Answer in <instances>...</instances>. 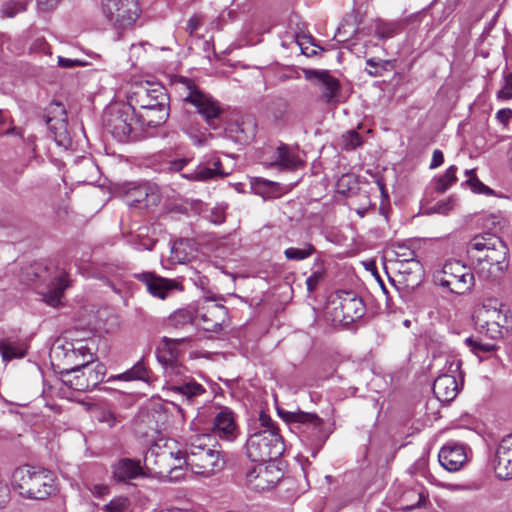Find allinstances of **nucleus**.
<instances>
[{
    "mask_svg": "<svg viewBox=\"0 0 512 512\" xmlns=\"http://www.w3.org/2000/svg\"><path fill=\"white\" fill-rule=\"evenodd\" d=\"M210 441L211 437L208 434L191 435L187 439L184 451L170 452L169 455L178 462L183 460L194 474L210 477L220 472L225 465L220 452L209 446Z\"/></svg>",
    "mask_w": 512,
    "mask_h": 512,
    "instance_id": "f257e3e1",
    "label": "nucleus"
},
{
    "mask_svg": "<svg viewBox=\"0 0 512 512\" xmlns=\"http://www.w3.org/2000/svg\"><path fill=\"white\" fill-rule=\"evenodd\" d=\"M127 100V105L131 106L134 112L139 108V112L145 115L147 127H156L168 117V96L160 84L149 81L133 83L128 91Z\"/></svg>",
    "mask_w": 512,
    "mask_h": 512,
    "instance_id": "f03ea898",
    "label": "nucleus"
},
{
    "mask_svg": "<svg viewBox=\"0 0 512 512\" xmlns=\"http://www.w3.org/2000/svg\"><path fill=\"white\" fill-rule=\"evenodd\" d=\"M54 474L43 467L23 465L14 469L11 486L24 498L44 500L54 491Z\"/></svg>",
    "mask_w": 512,
    "mask_h": 512,
    "instance_id": "7ed1b4c3",
    "label": "nucleus"
},
{
    "mask_svg": "<svg viewBox=\"0 0 512 512\" xmlns=\"http://www.w3.org/2000/svg\"><path fill=\"white\" fill-rule=\"evenodd\" d=\"M107 130L119 142H128L138 138L139 131L146 126V118L142 112H134L127 104L110 106L103 116Z\"/></svg>",
    "mask_w": 512,
    "mask_h": 512,
    "instance_id": "20e7f679",
    "label": "nucleus"
},
{
    "mask_svg": "<svg viewBox=\"0 0 512 512\" xmlns=\"http://www.w3.org/2000/svg\"><path fill=\"white\" fill-rule=\"evenodd\" d=\"M174 86L181 93L183 101L193 105L211 129L218 128L223 109L217 100L203 92L192 79L186 77L177 78Z\"/></svg>",
    "mask_w": 512,
    "mask_h": 512,
    "instance_id": "39448f33",
    "label": "nucleus"
},
{
    "mask_svg": "<svg viewBox=\"0 0 512 512\" xmlns=\"http://www.w3.org/2000/svg\"><path fill=\"white\" fill-rule=\"evenodd\" d=\"M472 320L476 331L480 334L493 340L504 336L507 313L502 310V305L496 300L489 299L475 307Z\"/></svg>",
    "mask_w": 512,
    "mask_h": 512,
    "instance_id": "423d86ee",
    "label": "nucleus"
},
{
    "mask_svg": "<svg viewBox=\"0 0 512 512\" xmlns=\"http://www.w3.org/2000/svg\"><path fill=\"white\" fill-rule=\"evenodd\" d=\"M248 457L253 462H267L280 457L285 448L278 429H262L250 435L246 442Z\"/></svg>",
    "mask_w": 512,
    "mask_h": 512,
    "instance_id": "0eeeda50",
    "label": "nucleus"
},
{
    "mask_svg": "<svg viewBox=\"0 0 512 512\" xmlns=\"http://www.w3.org/2000/svg\"><path fill=\"white\" fill-rule=\"evenodd\" d=\"M435 281L450 292L462 295L474 286V274L461 261L451 259L435 274Z\"/></svg>",
    "mask_w": 512,
    "mask_h": 512,
    "instance_id": "6e6552de",
    "label": "nucleus"
},
{
    "mask_svg": "<svg viewBox=\"0 0 512 512\" xmlns=\"http://www.w3.org/2000/svg\"><path fill=\"white\" fill-rule=\"evenodd\" d=\"M102 11L105 18L117 29L133 26L141 14L138 0H102Z\"/></svg>",
    "mask_w": 512,
    "mask_h": 512,
    "instance_id": "1a4fd4ad",
    "label": "nucleus"
},
{
    "mask_svg": "<svg viewBox=\"0 0 512 512\" xmlns=\"http://www.w3.org/2000/svg\"><path fill=\"white\" fill-rule=\"evenodd\" d=\"M105 373L103 364L92 367L88 361L81 362L66 371L63 382L76 391H88L102 382Z\"/></svg>",
    "mask_w": 512,
    "mask_h": 512,
    "instance_id": "9d476101",
    "label": "nucleus"
},
{
    "mask_svg": "<svg viewBox=\"0 0 512 512\" xmlns=\"http://www.w3.org/2000/svg\"><path fill=\"white\" fill-rule=\"evenodd\" d=\"M467 252L468 254L476 252V255H482L483 258L493 262L494 265L507 267L505 261L507 248L503 241L495 235L483 234L473 237L467 245Z\"/></svg>",
    "mask_w": 512,
    "mask_h": 512,
    "instance_id": "9b49d317",
    "label": "nucleus"
},
{
    "mask_svg": "<svg viewBox=\"0 0 512 512\" xmlns=\"http://www.w3.org/2000/svg\"><path fill=\"white\" fill-rule=\"evenodd\" d=\"M227 318V308L210 298H205L195 311L196 327L208 332L220 331Z\"/></svg>",
    "mask_w": 512,
    "mask_h": 512,
    "instance_id": "f8f14e48",
    "label": "nucleus"
},
{
    "mask_svg": "<svg viewBox=\"0 0 512 512\" xmlns=\"http://www.w3.org/2000/svg\"><path fill=\"white\" fill-rule=\"evenodd\" d=\"M461 364L455 357L447 358V373L438 376L433 383V393L439 401L450 402L459 393L457 374H460Z\"/></svg>",
    "mask_w": 512,
    "mask_h": 512,
    "instance_id": "ddd939ff",
    "label": "nucleus"
},
{
    "mask_svg": "<svg viewBox=\"0 0 512 512\" xmlns=\"http://www.w3.org/2000/svg\"><path fill=\"white\" fill-rule=\"evenodd\" d=\"M46 124L53 134L55 142L59 146L68 148L72 145V139L66 121V110L63 104L56 102L50 105Z\"/></svg>",
    "mask_w": 512,
    "mask_h": 512,
    "instance_id": "4468645a",
    "label": "nucleus"
},
{
    "mask_svg": "<svg viewBox=\"0 0 512 512\" xmlns=\"http://www.w3.org/2000/svg\"><path fill=\"white\" fill-rule=\"evenodd\" d=\"M339 304L335 307V318L348 325L362 318L366 307L363 300L353 292H341Z\"/></svg>",
    "mask_w": 512,
    "mask_h": 512,
    "instance_id": "2eb2a0df",
    "label": "nucleus"
},
{
    "mask_svg": "<svg viewBox=\"0 0 512 512\" xmlns=\"http://www.w3.org/2000/svg\"><path fill=\"white\" fill-rule=\"evenodd\" d=\"M495 474L501 479L512 478V433L499 443L493 459Z\"/></svg>",
    "mask_w": 512,
    "mask_h": 512,
    "instance_id": "dca6fc26",
    "label": "nucleus"
},
{
    "mask_svg": "<svg viewBox=\"0 0 512 512\" xmlns=\"http://www.w3.org/2000/svg\"><path fill=\"white\" fill-rule=\"evenodd\" d=\"M287 420L300 425L303 433H308L311 441L322 439L323 420L315 413L296 411L288 413Z\"/></svg>",
    "mask_w": 512,
    "mask_h": 512,
    "instance_id": "f3484780",
    "label": "nucleus"
},
{
    "mask_svg": "<svg viewBox=\"0 0 512 512\" xmlns=\"http://www.w3.org/2000/svg\"><path fill=\"white\" fill-rule=\"evenodd\" d=\"M213 432L222 440L234 441L239 435L235 415L227 407L222 408L214 417Z\"/></svg>",
    "mask_w": 512,
    "mask_h": 512,
    "instance_id": "a211bd4d",
    "label": "nucleus"
},
{
    "mask_svg": "<svg viewBox=\"0 0 512 512\" xmlns=\"http://www.w3.org/2000/svg\"><path fill=\"white\" fill-rule=\"evenodd\" d=\"M135 278L145 284L151 295L160 299H165L170 291L178 287L176 281L157 276L152 272L135 274Z\"/></svg>",
    "mask_w": 512,
    "mask_h": 512,
    "instance_id": "6ab92c4d",
    "label": "nucleus"
},
{
    "mask_svg": "<svg viewBox=\"0 0 512 512\" xmlns=\"http://www.w3.org/2000/svg\"><path fill=\"white\" fill-rule=\"evenodd\" d=\"M440 464L448 471H457L468 459L465 447L456 442L445 444L438 454Z\"/></svg>",
    "mask_w": 512,
    "mask_h": 512,
    "instance_id": "aec40b11",
    "label": "nucleus"
},
{
    "mask_svg": "<svg viewBox=\"0 0 512 512\" xmlns=\"http://www.w3.org/2000/svg\"><path fill=\"white\" fill-rule=\"evenodd\" d=\"M70 286L71 280L68 273L58 272L47 286V292L43 295L44 302L54 308L61 306L65 291Z\"/></svg>",
    "mask_w": 512,
    "mask_h": 512,
    "instance_id": "412c9836",
    "label": "nucleus"
},
{
    "mask_svg": "<svg viewBox=\"0 0 512 512\" xmlns=\"http://www.w3.org/2000/svg\"><path fill=\"white\" fill-rule=\"evenodd\" d=\"M128 197L131 199L132 203L144 208L156 206L161 201V195L158 187L150 183H144L132 188L128 192Z\"/></svg>",
    "mask_w": 512,
    "mask_h": 512,
    "instance_id": "4be33fe9",
    "label": "nucleus"
},
{
    "mask_svg": "<svg viewBox=\"0 0 512 512\" xmlns=\"http://www.w3.org/2000/svg\"><path fill=\"white\" fill-rule=\"evenodd\" d=\"M304 163L305 161L299 152L283 144L275 150L274 160L271 162V165L277 166L280 169L297 170L302 168Z\"/></svg>",
    "mask_w": 512,
    "mask_h": 512,
    "instance_id": "5701e85b",
    "label": "nucleus"
},
{
    "mask_svg": "<svg viewBox=\"0 0 512 512\" xmlns=\"http://www.w3.org/2000/svg\"><path fill=\"white\" fill-rule=\"evenodd\" d=\"M256 128V122L252 117H244L231 123L228 128V133L236 142L248 144L254 139Z\"/></svg>",
    "mask_w": 512,
    "mask_h": 512,
    "instance_id": "b1692460",
    "label": "nucleus"
},
{
    "mask_svg": "<svg viewBox=\"0 0 512 512\" xmlns=\"http://www.w3.org/2000/svg\"><path fill=\"white\" fill-rule=\"evenodd\" d=\"M228 173L222 170V163L220 159H214L210 165L200 164L191 173L181 174L183 178L191 181L206 182L217 177H225Z\"/></svg>",
    "mask_w": 512,
    "mask_h": 512,
    "instance_id": "393cba45",
    "label": "nucleus"
},
{
    "mask_svg": "<svg viewBox=\"0 0 512 512\" xmlns=\"http://www.w3.org/2000/svg\"><path fill=\"white\" fill-rule=\"evenodd\" d=\"M143 475L139 461L125 458L113 465V478L117 482H126Z\"/></svg>",
    "mask_w": 512,
    "mask_h": 512,
    "instance_id": "a878e982",
    "label": "nucleus"
},
{
    "mask_svg": "<svg viewBox=\"0 0 512 512\" xmlns=\"http://www.w3.org/2000/svg\"><path fill=\"white\" fill-rule=\"evenodd\" d=\"M259 475L258 483L255 484L256 490H265L273 487L280 478L281 471L276 467L275 464L266 462H259L258 471Z\"/></svg>",
    "mask_w": 512,
    "mask_h": 512,
    "instance_id": "bb28decb",
    "label": "nucleus"
},
{
    "mask_svg": "<svg viewBox=\"0 0 512 512\" xmlns=\"http://www.w3.org/2000/svg\"><path fill=\"white\" fill-rule=\"evenodd\" d=\"M169 390L178 394L182 400L188 404H193L197 397L206 392V389L194 380L184 381L181 384H174L169 388Z\"/></svg>",
    "mask_w": 512,
    "mask_h": 512,
    "instance_id": "cd10ccee",
    "label": "nucleus"
},
{
    "mask_svg": "<svg viewBox=\"0 0 512 512\" xmlns=\"http://www.w3.org/2000/svg\"><path fill=\"white\" fill-rule=\"evenodd\" d=\"M476 252H473L470 255L472 259L476 260L474 265V269L476 274L483 279H496L498 278L506 268L500 265H494L493 262L488 261L482 257V255H476Z\"/></svg>",
    "mask_w": 512,
    "mask_h": 512,
    "instance_id": "c85d7f7f",
    "label": "nucleus"
},
{
    "mask_svg": "<svg viewBox=\"0 0 512 512\" xmlns=\"http://www.w3.org/2000/svg\"><path fill=\"white\" fill-rule=\"evenodd\" d=\"M166 326L176 330L196 326L195 312L189 308L178 309L168 317Z\"/></svg>",
    "mask_w": 512,
    "mask_h": 512,
    "instance_id": "c756f323",
    "label": "nucleus"
},
{
    "mask_svg": "<svg viewBox=\"0 0 512 512\" xmlns=\"http://www.w3.org/2000/svg\"><path fill=\"white\" fill-rule=\"evenodd\" d=\"M321 84L322 96L327 102L336 101L340 92L339 81L327 72H316Z\"/></svg>",
    "mask_w": 512,
    "mask_h": 512,
    "instance_id": "7c9ffc66",
    "label": "nucleus"
},
{
    "mask_svg": "<svg viewBox=\"0 0 512 512\" xmlns=\"http://www.w3.org/2000/svg\"><path fill=\"white\" fill-rule=\"evenodd\" d=\"M62 349L66 351L65 357L69 361L77 360L78 358H81L82 362L88 361V363H90L93 361L91 348L82 341H77L76 343L66 342L62 345Z\"/></svg>",
    "mask_w": 512,
    "mask_h": 512,
    "instance_id": "2f4dec72",
    "label": "nucleus"
},
{
    "mask_svg": "<svg viewBox=\"0 0 512 512\" xmlns=\"http://www.w3.org/2000/svg\"><path fill=\"white\" fill-rule=\"evenodd\" d=\"M191 256L192 249L188 240L180 239L172 244L169 257L172 264H183L189 261Z\"/></svg>",
    "mask_w": 512,
    "mask_h": 512,
    "instance_id": "473e14b6",
    "label": "nucleus"
},
{
    "mask_svg": "<svg viewBox=\"0 0 512 512\" xmlns=\"http://www.w3.org/2000/svg\"><path fill=\"white\" fill-rule=\"evenodd\" d=\"M115 379L123 381H148L149 369L146 367L143 359H141L137 363H135L132 368L128 369L124 373L115 376Z\"/></svg>",
    "mask_w": 512,
    "mask_h": 512,
    "instance_id": "72a5a7b5",
    "label": "nucleus"
},
{
    "mask_svg": "<svg viewBox=\"0 0 512 512\" xmlns=\"http://www.w3.org/2000/svg\"><path fill=\"white\" fill-rule=\"evenodd\" d=\"M26 353V347L19 342L9 340L0 341V354L5 361L22 358Z\"/></svg>",
    "mask_w": 512,
    "mask_h": 512,
    "instance_id": "f704fd0d",
    "label": "nucleus"
},
{
    "mask_svg": "<svg viewBox=\"0 0 512 512\" xmlns=\"http://www.w3.org/2000/svg\"><path fill=\"white\" fill-rule=\"evenodd\" d=\"M465 344L480 360L484 359L486 355L493 353L497 349L495 344L483 343L482 341L474 339L473 337L466 338Z\"/></svg>",
    "mask_w": 512,
    "mask_h": 512,
    "instance_id": "c9c22d12",
    "label": "nucleus"
},
{
    "mask_svg": "<svg viewBox=\"0 0 512 512\" xmlns=\"http://www.w3.org/2000/svg\"><path fill=\"white\" fill-rule=\"evenodd\" d=\"M326 275V269L322 260H316L312 267L311 275L306 279L308 292L316 290L320 282H322Z\"/></svg>",
    "mask_w": 512,
    "mask_h": 512,
    "instance_id": "e433bc0d",
    "label": "nucleus"
},
{
    "mask_svg": "<svg viewBox=\"0 0 512 512\" xmlns=\"http://www.w3.org/2000/svg\"><path fill=\"white\" fill-rule=\"evenodd\" d=\"M316 252L315 247L311 243H304L303 247H289L285 249L284 255L286 259L291 261H301L309 258Z\"/></svg>",
    "mask_w": 512,
    "mask_h": 512,
    "instance_id": "4c0bfd02",
    "label": "nucleus"
},
{
    "mask_svg": "<svg viewBox=\"0 0 512 512\" xmlns=\"http://www.w3.org/2000/svg\"><path fill=\"white\" fill-rule=\"evenodd\" d=\"M457 167L451 165L444 175L434 180V188L437 192L443 193L449 189L457 180L456 177Z\"/></svg>",
    "mask_w": 512,
    "mask_h": 512,
    "instance_id": "58836bf2",
    "label": "nucleus"
},
{
    "mask_svg": "<svg viewBox=\"0 0 512 512\" xmlns=\"http://www.w3.org/2000/svg\"><path fill=\"white\" fill-rule=\"evenodd\" d=\"M27 4L24 0H8L2 6L4 16L12 18L19 13L26 11Z\"/></svg>",
    "mask_w": 512,
    "mask_h": 512,
    "instance_id": "ea45409f",
    "label": "nucleus"
},
{
    "mask_svg": "<svg viewBox=\"0 0 512 512\" xmlns=\"http://www.w3.org/2000/svg\"><path fill=\"white\" fill-rule=\"evenodd\" d=\"M104 512H130V501L126 497H118L112 499L108 504L103 506Z\"/></svg>",
    "mask_w": 512,
    "mask_h": 512,
    "instance_id": "a19ab883",
    "label": "nucleus"
},
{
    "mask_svg": "<svg viewBox=\"0 0 512 512\" xmlns=\"http://www.w3.org/2000/svg\"><path fill=\"white\" fill-rule=\"evenodd\" d=\"M165 376L173 382L184 373V368L177 361L171 360L164 363Z\"/></svg>",
    "mask_w": 512,
    "mask_h": 512,
    "instance_id": "79ce46f5",
    "label": "nucleus"
},
{
    "mask_svg": "<svg viewBox=\"0 0 512 512\" xmlns=\"http://www.w3.org/2000/svg\"><path fill=\"white\" fill-rule=\"evenodd\" d=\"M344 147L348 150L355 149L362 145V137L355 130H350L346 132L343 136Z\"/></svg>",
    "mask_w": 512,
    "mask_h": 512,
    "instance_id": "37998d69",
    "label": "nucleus"
},
{
    "mask_svg": "<svg viewBox=\"0 0 512 512\" xmlns=\"http://www.w3.org/2000/svg\"><path fill=\"white\" fill-rule=\"evenodd\" d=\"M96 418L99 422L107 424L110 428L119 422L117 416L112 411L106 409H100Z\"/></svg>",
    "mask_w": 512,
    "mask_h": 512,
    "instance_id": "c03bdc74",
    "label": "nucleus"
},
{
    "mask_svg": "<svg viewBox=\"0 0 512 512\" xmlns=\"http://www.w3.org/2000/svg\"><path fill=\"white\" fill-rule=\"evenodd\" d=\"M467 176L466 183L471 187L474 192H481L485 188L484 184L477 178L475 170H466Z\"/></svg>",
    "mask_w": 512,
    "mask_h": 512,
    "instance_id": "a18cd8bd",
    "label": "nucleus"
},
{
    "mask_svg": "<svg viewBox=\"0 0 512 512\" xmlns=\"http://www.w3.org/2000/svg\"><path fill=\"white\" fill-rule=\"evenodd\" d=\"M258 464L254 465L247 473H246V481L247 484L252 486L255 489V484L258 483L259 475Z\"/></svg>",
    "mask_w": 512,
    "mask_h": 512,
    "instance_id": "49530a36",
    "label": "nucleus"
},
{
    "mask_svg": "<svg viewBox=\"0 0 512 512\" xmlns=\"http://www.w3.org/2000/svg\"><path fill=\"white\" fill-rule=\"evenodd\" d=\"M512 118V110L508 108H504L499 110L496 113V119L502 123L503 125H506L510 119Z\"/></svg>",
    "mask_w": 512,
    "mask_h": 512,
    "instance_id": "de8ad7c7",
    "label": "nucleus"
},
{
    "mask_svg": "<svg viewBox=\"0 0 512 512\" xmlns=\"http://www.w3.org/2000/svg\"><path fill=\"white\" fill-rule=\"evenodd\" d=\"M58 65L63 68H71V67H75V66H82L83 63L80 60H76V59L73 60L70 58H65V57L59 56L58 57Z\"/></svg>",
    "mask_w": 512,
    "mask_h": 512,
    "instance_id": "09e8293b",
    "label": "nucleus"
},
{
    "mask_svg": "<svg viewBox=\"0 0 512 512\" xmlns=\"http://www.w3.org/2000/svg\"><path fill=\"white\" fill-rule=\"evenodd\" d=\"M201 25V19L199 16H192L187 22V31L192 35L194 34Z\"/></svg>",
    "mask_w": 512,
    "mask_h": 512,
    "instance_id": "8fccbe9b",
    "label": "nucleus"
},
{
    "mask_svg": "<svg viewBox=\"0 0 512 512\" xmlns=\"http://www.w3.org/2000/svg\"><path fill=\"white\" fill-rule=\"evenodd\" d=\"M444 161V155L441 150L436 149L433 151L432 160L430 163V168L435 169L439 167Z\"/></svg>",
    "mask_w": 512,
    "mask_h": 512,
    "instance_id": "3c124183",
    "label": "nucleus"
},
{
    "mask_svg": "<svg viewBox=\"0 0 512 512\" xmlns=\"http://www.w3.org/2000/svg\"><path fill=\"white\" fill-rule=\"evenodd\" d=\"M189 160L186 158L176 159L169 163V170L173 172L181 171L187 164Z\"/></svg>",
    "mask_w": 512,
    "mask_h": 512,
    "instance_id": "603ef678",
    "label": "nucleus"
},
{
    "mask_svg": "<svg viewBox=\"0 0 512 512\" xmlns=\"http://www.w3.org/2000/svg\"><path fill=\"white\" fill-rule=\"evenodd\" d=\"M259 421H260V424L261 426L263 427V429H278L277 427L274 426V423L272 421V419L270 418V416L264 414V413H261L260 417H259Z\"/></svg>",
    "mask_w": 512,
    "mask_h": 512,
    "instance_id": "864d4df0",
    "label": "nucleus"
},
{
    "mask_svg": "<svg viewBox=\"0 0 512 512\" xmlns=\"http://www.w3.org/2000/svg\"><path fill=\"white\" fill-rule=\"evenodd\" d=\"M90 490L97 497H103L109 493V488L106 485H93Z\"/></svg>",
    "mask_w": 512,
    "mask_h": 512,
    "instance_id": "5fc2aeb1",
    "label": "nucleus"
},
{
    "mask_svg": "<svg viewBox=\"0 0 512 512\" xmlns=\"http://www.w3.org/2000/svg\"><path fill=\"white\" fill-rule=\"evenodd\" d=\"M498 99L509 100L512 99V90L505 83L504 86L497 93Z\"/></svg>",
    "mask_w": 512,
    "mask_h": 512,
    "instance_id": "6e6d98bb",
    "label": "nucleus"
},
{
    "mask_svg": "<svg viewBox=\"0 0 512 512\" xmlns=\"http://www.w3.org/2000/svg\"><path fill=\"white\" fill-rule=\"evenodd\" d=\"M11 131L10 123L6 121L3 111L0 110V136Z\"/></svg>",
    "mask_w": 512,
    "mask_h": 512,
    "instance_id": "4d7b16f0",
    "label": "nucleus"
},
{
    "mask_svg": "<svg viewBox=\"0 0 512 512\" xmlns=\"http://www.w3.org/2000/svg\"><path fill=\"white\" fill-rule=\"evenodd\" d=\"M47 43L44 38H37L31 46V49L36 52H45Z\"/></svg>",
    "mask_w": 512,
    "mask_h": 512,
    "instance_id": "13d9d810",
    "label": "nucleus"
},
{
    "mask_svg": "<svg viewBox=\"0 0 512 512\" xmlns=\"http://www.w3.org/2000/svg\"><path fill=\"white\" fill-rule=\"evenodd\" d=\"M452 209L451 200L437 203L435 208L436 212L441 214H447Z\"/></svg>",
    "mask_w": 512,
    "mask_h": 512,
    "instance_id": "bf43d9fd",
    "label": "nucleus"
},
{
    "mask_svg": "<svg viewBox=\"0 0 512 512\" xmlns=\"http://www.w3.org/2000/svg\"><path fill=\"white\" fill-rule=\"evenodd\" d=\"M58 2L59 0H37L39 7L45 11L53 9Z\"/></svg>",
    "mask_w": 512,
    "mask_h": 512,
    "instance_id": "052dcab7",
    "label": "nucleus"
},
{
    "mask_svg": "<svg viewBox=\"0 0 512 512\" xmlns=\"http://www.w3.org/2000/svg\"><path fill=\"white\" fill-rule=\"evenodd\" d=\"M182 476H183V473H182V466H181V464L174 465V466L169 470V477H170V479L178 480V479H180Z\"/></svg>",
    "mask_w": 512,
    "mask_h": 512,
    "instance_id": "680f3d73",
    "label": "nucleus"
},
{
    "mask_svg": "<svg viewBox=\"0 0 512 512\" xmlns=\"http://www.w3.org/2000/svg\"><path fill=\"white\" fill-rule=\"evenodd\" d=\"M397 256L400 257L401 255L397 254ZM402 256H406V254H403ZM398 261L399 262H411L415 266L419 265V262L414 260V252L413 251H409L407 257H405L403 259H398Z\"/></svg>",
    "mask_w": 512,
    "mask_h": 512,
    "instance_id": "e2e57ef3",
    "label": "nucleus"
},
{
    "mask_svg": "<svg viewBox=\"0 0 512 512\" xmlns=\"http://www.w3.org/2000/svg\"><path fill=\"white\" fill-rule=\"evenodd\" d=\"M164 342L166 344H169V343H184V342H189L191 340L190 337H182V338H177V339H171V338H167V337H164Z\"/></svg>",
    "mask_w": 512,
    "mask_h": 512,
    "instance_id": "0e129e2a",
    "label": "nucleus"
},
{
    "mask_svg": "<svg viewBox=\"0 0 512 512\" xmlns=\"http://www.w3.org/2000/svg\"><path fill=\"white\" fill-rule=\"evenodd\" d=\"M279 107H280V110H279V113H274V117L276 119H280L282 117V115L284 114V112L286 111L287 109V103L282 101V100H279Z\"/></svg>",
    "mask_w": 512,
    "mask_h": 512,
    "instance_id": "69168bd1",
    "label": "nucleus"
},
{
    "mask_svg": "<svg viewBox=\"0 0 512 512\" xmlns=\"http://www.w3.org/2000/svg\"><path fill=\"white\" fill-rule=\"evenodd\" d=\"M378 34L380 35V37L382 38H389L392 36V31L390 29H382V28H378Z\"/></svg>",
    "mask_w": 512,
    "mask_h": 512,
    "instance_id": "338daca9",
    "label": "nucleus"
},
{
    "mask_svg": "<svg viewBox=\"0 0 512 512\" xmlns=\"http://www.w3.org/2000/svg\"><path fill=\"white\" fill-rule=\"evenodd\" d=\"M193 141H194L195 145L201 146V145L205 144L206 138L204 135L199 136V137L195 136V137H193Z\"/></svg>",
    "mask_w": 512,
    "mask_h": 512,
    "instance_id": "774afa93",
    "label": "nucleus"
}]
</instances>
